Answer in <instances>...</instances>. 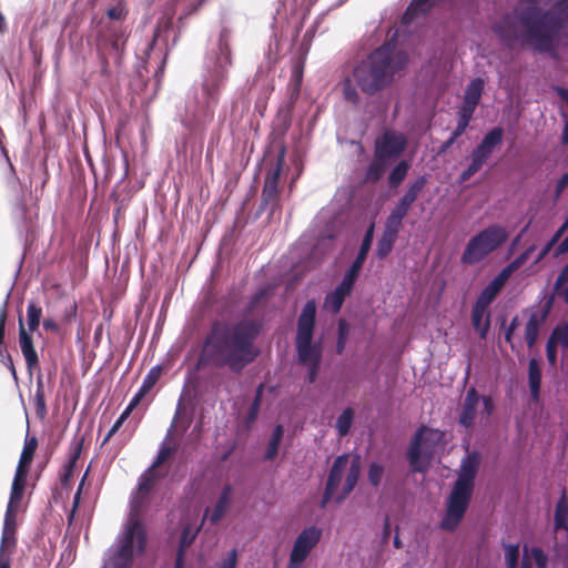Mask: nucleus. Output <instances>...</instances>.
Wrapping results in <instances>:
<instances>
[{
  "instance_id": "1",
  "label": "nucleus",
  "mask_w": 568,
  "mask_h": 568,
  "mask_svg": "<svg viewBox=\"0 0 568 568\" xmlns=\"http://www.w3.org/2000/svg\"><path fill=\"white\" fill-rule=\"evenodd\" d=\"M261 329V323L254 320H242L232 325L215 322L203 342L199 366H226L241 373L260 355L255 339Z\"/></svg>"
},
{
  "instance_id": "2",
  "label": "nucleus",
  "mask_w": 568,
  "mask_h": 568,
  "mask_svg": "<svg viewBox=\"0 0 568 568\" xmlns=\"http://www.w3.org/2000/svg\"><path fill=\"white\" fill-rule=\"evenodd\" d=\"M231 65L229 34L222 31L217 42L206 53L200 84L193 87L185 103L184 114L181 115V123L185 128L197 130L212 121Z\"/></svg>"
},
{
  "instance_id": "3",
  "label": "nucleus",
  "mask_w": 568,
  "mask_h": 568,
  "mask_svg": "<svg viewBox=\"0 0 568 568\" xmlns=\"http://www.w3.org/2000/svg\"><path fill=\"white\" fill-rule=\"evenodd\" d=\"M561 30L562 21L552 10L536 6L507 13L495 26L496 34L507 47L529 45L541 53L555 49Z\"/></svg>"
},
{
  "instance_id": "4",
  "label": "nucleus",
  "mask_w": 568,
  "mask_h": 568,
  "mask_svg": "<svg viewBox=\"0 0 568 568\" xmlns=\"http://www.w3.org/2000/svg\"><path fill=\"white\" fill-rule=\"evenodd\" d=\"M407 62V54L388 41L355 65L353 78L363 93L374 95L388 88Z\"/></svg>"
},
{
  "instance_id": "5",
  "label": "nucleus",
  "mask_w": 568,
  "mask_h": 568,
  "mask_svg": "<svg viewBox=\"0 0 568 568\" xmlns=\"http://www.w3.org/2000/svg\"><path fill=\"white\" fill-rule=\"evenodd\" d=\"M480 458L477 452L467 453L459 466L457 479L446 499V510L439 528L445 531H455L463 521L469 507L475 488V478Z\"/></svg>"
},
{
  "instance_id": "6",
  "label": "nucleus",
  "mask_w": 568,
  "mask_h": 568,
  "mask_svg": "<svg viewBox=\"0 0 568 568\" xmlns=\"http://www.w3.org/2000/svg\"><path fill=\"white\" fill-rule=\"evenodd\" d=\"M138 504H132V516H129L123 536L119 544L111 547L103 568H130L134 552H141L145 545V532L139 518H134Z\"/></svg>"
},
{
  "instance_id": "7",
  "label": "nucleus",
  "mask_w": 568,
  "mask_h": 568,
  "mask_svg": "<svg viewBox=\"0 0 568 568\" xmlns=\"http://www.w3.org/2000/svg\"><path fill=\"white\" fill-rule=\"evenodd\" d=\"M316 321V304L313 300L307 301L297 318V331L295 347L298 363L302 365L313 364L322 361L323 348L321 343H314V329Z\"/></svg>"
},
{
  "instance_id": "8",
  "label": "nucleus",
  "mask_w": 568,
  "mask_h": 568,
  "mask_svg": "<svg viewBox=\"0 0 568 568\" xmlns=\"http://www.w3.org/2000/svg\"><path fill=\"white\" fill-rule=\"evenodd\" d=\"M506 227L499 224H490L473 235L460 256V262L465 265H475L491 253L501 247L508 240Z\"/></svg>"
},
{
  "instance_id": "9",
  "label": "nucleus",
  "mask_w": 568,
  "mask_h": 568,
  "mask_svg": "<svg viewBox=\"0 0 568 568\" xmlns=\"http://www.w3.org/2000/svg\"><path fill=\"white\" fill-rule=\"evenodd\" d=\"M438 439V430L430 429L426 426H420L417 429L410 440L407 452V459L412 471L423 473L428 468L434 450V444Z\"/></svg>"
},
{
  "instance_id": "10",
  "label": "nucleus",
  "mask_w": 568,
  "mask_h": 568,
  "mask_svg": "<svg viewBox=\"0 0 568 568\" xmlns=\"http://www.w3.org/2000/svg\"><path fill=\"white\" fill-rule=\"evenodd\" d=\"M504 139V129L499 125L489 130L480 143L470 153V163L460 173L458 178L459 183L468 181L476 174L486 161L493 155L496 148L500 146Z\"/></svg>"
},
{
  "instance_id": "11",
  "label": "nucleus",
  "mask_w": 568,
  "mask_h": 568,
  "mask_svg": "<svg viewBox=\"0 0 568 568\" xmlns=\"http://www.w3.org/2000/svg\"><path fill=\"white\" fill-rule=\"evenodd\" d=\"M284 163V151L277 156L276 163L271 168L265 176L264 186L262 190V201L260 205L261 211H268L273 215L278 209V182Z\"/></svg>"
},
{
  "instance_id": "12",
  "label": "nucleus",
  "mask_w": 568,
  "mask_h": 568,
  "mask_svg": "<svg viewBox=\"0 0 568 568\" xmlns=\"http://www.w3.org/2000/svg\"><path fill=\"white\" fill-rule=\"evenodd\" d=\"M322 529L316 526L304 528L296 537L290 554L287 568L297 567L304 562L312 549L318 544Z\"/></svg>"
},
{
  "instance_id": "13",
  "label": "nucleus",
  "mask_w": 568,
  "mask_h": 568,
  "mask_svg": "<svg viewBox=\"0 0 568 568\" xmlns=\"http://www.w3.org/2000/svg\"><path fill=\"white\" fill-rule=\"evenodd\" d=\"M174 450H175L174 447H172V446L168 445L165 442H163L151 468L149 469L148 473H145L144 475H142L140 477L139 485H138V493L131 499V505L133 504V501H135L138 504V509L134 513V518H139L140 511L144 504V499L151 490L152 483H153V477L150 474L151 470L155 467H159L163 463H165ZM130 516H132V510L130 511Z\"/></svg>"
},
{
  "instance_id": "14",
  "label": "nucleus",
  "mask_w": 568,
  "mask_h": 568,
  "mask_svg": "<svg viewBox=\"0 0 568 568\" xmlns=\"http://www.w3.org/2000/svg\"><path fill=\"white\" fill-rule=\"evenodd\" d=\"M406 148V139L402 133L385 131L375 141L374 153L387 161L398 158Z\"/></svg>"
},
{
  "instance_id": "15",
  "label": "nucleus",
  "mask_w": 568,
  "mask_h": 568,
  "mask_svg": "<svg viewBox=\"0 0 568 568\" xmlns=\"http://www.w3.org/2000/svg\"><path fill=\"white\" fill-rule=\"evenodd\" d=\"M17 508H8L4 514L3 529L0 545V568H10V556L6 554L9 545H14V532L17 526Z\"/></svg>"
},
{
  "instance_id": "16",
  "label": "nucleus",
  "mask_w": 568,
  "mask_h": 568,
  "mask_svg": "<svg viewBox=\"0 0 568 568\" xmlns=\"http://www.w3.org/2000/svg\"><path fill=\"white\" fill-rule=\"evenodd\" d=\"M128 38V28L123 26H109L106 28V36L103 40V44L109 50L111 57L114 59L116 64H120L125 42Z\"/></svg>"
},
{
  "instance_id": "17",
  "label": "nucleus",
  "mask_w": 568,
  "mask_h": 568,
  "mask_svg": "<svg viewBox=\"0 0 568 568\" xmlns=\"http://www.w3.org/2000/svg\"><path fill=\"white\" fill-rule=\"evenodd\" d=\"M480 402V396L478 395L475 387H470L466 396L464 398V402L462 404V409L458 418V423L469 429L474 426L475 423V416Z\"/></svg>"
},
{
  "instance_id": "18",
  "label": "nucleus",
  "mask_w": 568,
  "mask_h": 568,
  "mask_svg": "<svg viewBox=\"0 0 568 568\" xmlns=\"http://www.w3.org/2000/svg\"><path fill=\"white\" fill-rule=\"evenodd\" d=\"M19 344L27 368L32 374L33 368L38 366L39 357L34 349L32 337L24 327L22 317H19Z\"/></svg>"
},
{
  "instance_id": "19",
  "label": "nucleus",
  "mask_w": 568,
  "mask_h": 568,
  "mask_svg": "<svg viewBox=\"0 0 568 568\" xmlns=\"http://www.w3.org/2000/svg\"><path fill=\"white\" fill-rule=\"evenodd\" d=\"M484 80L480 78H476L471 80L466 87L464 93V100L459 108V110L466 111L468 113L474 114L484 91Z\"/></svg>"
},
{
  "instance_id": "20",
  "label": "nucleus",
  "mask_w": 568,
  "mask_h": 568,
  "mask_svg": "<svg viewBox=\"0 0 568 568\" xmlns=\"http://www.w3.org/2000/svg\"><path fill=\"white\" fill-rule=\"evenodd\" d=\"M233 495V488L231 485H225L213 507L212 510L209 508L205 510V516L209 517L211 524H217L226 514Z\"/></svg>"
},
{
  "instance_id": "21",
  "label": "nucleus",
  "mask_w": 568,
  "mask_h": 568,
  "mask_svg": "<svg viewBox=\"0 0 568 568\" xmlns=\"http://www.w3.org/2000/svg\"><path fill=\"white\" fill-rule=\"evenodd\" d=\"M347 465H348V455L343 454V455L337 456L334 459L333 465L329 469L326 486H328L329 488H333V490L336 491L342 481L344 473L347 469Z\"/></svg>"
},
{
  "instance_id": "22",
  "label": "nucleus",
  "mask_w": 568,
  "mask_h": 568,
  "mask_svg": "<svg viewBox=\"0 0 568 568\" xmlns=\"http://www.w3.org/2000/svg\"><path fill=\"white\" fill-rule=\"evenodd\" d=\"M471 324L474 329L478 333L479 337L485 339L490 326L489 316L487 315V307L477 303L474 304L471 310Z\"/></svg>"
},
{
  "instance_id": "23",
  "label": "nucleus",
  "mask_w": 568,
  "mask_h": 568,
  "mask_svg": "<svg viewBox=\"0 0 568 568\" xmlns=\"http://www.w3.org/2000/svg\"><path fill=\"white\" fill-rule=\"evenodd\" d=\"M361 475V465L356 457L349 465L342 491L335 497L336 503H342L355 488Z\"/></svg>"
},
{
  "instance_id": "24",
  "label": "nucleus",
  "mask_w": 568,
  "mask_h": 568,
  "mask_svg": "<svg viewBox=\"0 0 568 568\" xmlns=\"http://www.w3.org/2000/svg\"><path fill=\"white\" fill-rule=\"evenodd\" d=\"M438 0H413L402 17V23L408 26L418 16H424Z\"/></svg>"
},
{
  "instance_id": "25",
  "label": "nucleus",
  "mask_w": 568,
  "mask_h": 568,
  "mask_svg": "<svg viewBox=\"0 0 568 568\" xmlns=\"http://www.w3.org/2000/svg\"><path fill=\"white\" fill-rule=\"evenodd\" d=\"M352 292L347 291L339 284L331 292H328L324 300L325 310L329 311L333 314H337L345 298L351 295Z\"/></svg>"
},
{
  "instance_id": "26",
  "label": "nucleus",
  "mask_w": 568,
  "mask_h": 568,
  "mask_svg": "<svg viewBox=\"0 0 568 568\" xmlns=\"http://www.w3.org/2000/svg\"><path fill=\"white\" fill-rule=\"evenodd\" d=\"M554 526L556 530H568V498L565 490L556 503Z\"/></svg>"
},
{
  "instance_id": "27",
  "label": "nucleus",
  "mask_w": 568,
  "mask_h": 568,
  "mask_svg": "<svg viewBox=\"0 0 568 568\" xmlns=\"http://www.w3.org/2000/svg\"><path fill=\"white\" fill-rule=\"evenodd\" d=\"M389 163V161L374 153V158L367 166L365 179L369 182H377L385 174Z\"/></svg>"
},
{
  "instance_id": "28",
  "label": "nucleus",
  "mask_w": 568,
  "mask_h": 568,
  "mask_svg": "<svg viewBox=\"0 0 568 568\" xmlns=\"http://www.w3.org/2000/svg\"><path fill=\"white\" fill-rule=\"evenodd\" d=\"M426 183H427V180H426L425 175L418 176L417 179H415L414 181H412L408 184L405 193L399 199V201L404 202L405 204H407L408 206L412 207L414 202L418 199V196L423 192Z\"/></svg>"
},
{
  "instance_id": "29",
  "label": "nucleus",
  "mask_w": 568,
  "mask_h": 568,
  "mask_svg": "<svg viewBox=\"0 0 568 568\" xmlns=\"http://www.w3.org/2000/svg\"><path fill=\"white\" fill-rule=\"evenodd\" d=\"M528 381L531 396L537 398L540 392L541 369L536 358H530L528 363Z\"/></svg>"
},
{
  "instance_id": "30",
  "label": "nucleus",
  "mask_w": 568,
  "mask_h": 568,
  "mask_svg": "<svg viewBox=\"0 0 568 568\" xmlns=\"http://www.w3.org/2000/svg\"><path fill=\"white\" fill-rule=\"evenodd\" d=\"M410 164L406 160L399 161L390 171L388 175V183L393 187H397L405 180Z\"/></svg>"
},
{
  "instance_id": "31",
  "label": "nucleus",
  "mask_w": 568,
  "mask_h": 568,
  "mask_svg": "<svg viewBox=\"0 0 568 568\" xmlns=\"http://www.w3.org/2000/svg\"><path fill=\"white\" fill-rule=\"evenodd\" d=\"M354 410L351 407L345 408L336 419V430L341 437L346 436L354 420Z\"/></svg>"
},
{
  "instance_id": "32",
  "label": "nucleus",
  "mask_w": 568,
  "mask_h": 568,
  "mask_svg": "<svg viewBox=\"0 0 568 568\" xmlns=\"http://www.w3.org/2000/svg\"><path fill=\"white\" fill-rule=\"evenodd\" d=\"M42 308L34 301L29 302L27 307V322L30 332H36L40 325Z\"/></svg>"
},
{
  "instance_id": "33",
  "label": "nucleus",
  "mask_w": 568,
  "mask_h": 568,
  "mask_svg": "<svg viewBox=\"0 0 568 568\" xmlns=\"http://www.w3.org/2000/svg\"><path fill=\"white\" fill-rule=\"evenodd\" d=\"M500 291L501 288L498 285H496L493 281H490L487 284V286L480 292L475 303L488 308V306L496 298Z\"/></svg>"
},
{
  "instance_id": "34",
  "label": "nucleus",
  "mask_w": 568,
  "mask_h": 568,
  "mask_svg": "<svg viewBox=\"0 0 568 568\" xmlns=\"http://www.w3.org/2000/svg\"><path fill=\"white\" fill-rule=\"evenodd\" d=\"M539 333V321L537 314L532 313L525 327V339L529 347L534 346Z\"/></svg>"
},
{
  "instance_id": "35",
  "label": "nucleus",
  "mask_w": 568,
  "mask_h": 568,
  "mask_svg": "<svg viewBox=\"0 0 568 568\" xmlns=\"http://www.w3.org/2000/svg\"><path fill=\"white\" fill-rule=\"evenodd\" d=\"M373 237H374V224H372L365 235H364V239L362 241V244H361V248L355 257V260L353 262L355 263H358L361 265L364 264L366 257H367V254L371 250V246H372V242H373Z\"/></svg>"
},
{
  "instance_id": "36",
  "label": "nucleus",
  "mask_w": 568,
  "mask_h": 568,
  "mask_svg": "<svg viewBox=\"0 0 568 568\" xmlns=\"http://www.w3.org/2000/svg\"><path fill=\"white\" fill-rule=\"evenodd\" d=\"M81 453V443L77 444L73 448V452L70 454L67 464L64 465V473L61 475V480L63 483H68L73 475L74 468L77 466L78 459Z\"/></svg>"
},
{
  "instance_id": "37",
  "label": "nucleus",
  "mask_w": 568,
  "mask_h": 568,
  "mask_svg": "<svg viewBox=\"0 0 568 568\" xmlns=\"http://www.w3.org/2000/svg\"><path fill=\"white\" fill-rule=\"evenodd\" d=\"M362 267H363V265L353 262L351 267L344 274L339 285L343 286L344 288H346L347 291L352 292L355 281L357 280Z\"/></svg>"
},
{
  "instance_id": "38",
  "label": "nucleus",
  "mask_w": 568,
  "mask_h": 568,
  "mask_svg": "<svg viewBox=\"0 0 568 568\" xmlns=\"http://www.w3.org/2000/svg\"><path fill=\"white\" fill-rule=\"evenodd\" d=\"M397 237L383 233L377 242L376 255L379 258L386 257L393 250Z\"/></svg>"
},
{
  "instance_id": "39",
  "label": "nucleus",
  "mask_w": 568,
  "mask_h": 568,
  "mask_svg": "<svg viewBox=\"0 0 568 568\" xmlns=\"http://www.w3.org/2000/svg\"><path fill=\"white\" fill-rule=\"evenodd\" d=\"M383 476H384V467L376 462L371 463L369 467H368V471H367V479H368L369 484L373 487H378L382 483Z\"/></svg>"
},
{
  "instance_id": "40",
  "label": "nucleus",
  "mask_w": 568,
  "mask_h": 568,
  "mask_svg": "<svg viewBox=\"0 0 568 568\" xmlns=\"http://www.w3.org/2000/svg\"><path fill=\"white\" fill-rule=\"evenodd\" d=\"M457 114H458L457 125L454 129V131L452 132V135L455 136L456 139H458L460 135H463L465 133V131L468 128L469 122L474 115V114L468 113L463 110H458Z\"/></svg>"
},
{
  "instance_id": "41",
  "label": "nucleus",
  "mask_w": 568,
  "mask_h": 568,
  "mask_svg": "<svg viewBox=\"0 0 568 568\" xmlns=\"http://www.w3.org/2000/svg\"><path fill=\"white\" fill-rule=\"evenodd\" d=\"M505 548V561L507 568H517L518 557H519V546L518 545H504Z\"/></svg>"
},
{
  "instance_id": "42",
  "label": "nucleus",
  "mask_w": 568,
  "mask_h": 568,
  "mask_svg": "<svg viewBox=\"0 0 568 568\" xmlns=\"http://www.w3.org/2000/svg\"><path fill=\"white\" fill-rule=\"evenodd\" d=\"M348 325L345 321L341 320L338 322V332H337V342H336V353L342 354L345 349L346 342L348 338Z\"/></svg>"
},
{
  "instance_id": "43",
  "label": "nucleus",
  "mask_w": 568,
  "mask_h": 568,
  "mask_svg": "<svg viewBox=\"0 0 568 568\" xmlns=\"http://www.w3.org/2000/svg\"><path fill=\"white\" fill-rule=\"evenodd\" d=\"M262 390H263V386L260 385L256 389V395L248 408V412H247V423H253L257 416H258V412H260V408H261V403H262Z\"/></svg>"
},
{
  "instance_id": "44",
  "label": "nucleus",
  "mask_w": 568,
  "mask_h": 568,
  "mask_svg": "<svg viewBox=\"0 0 568 568\" xmlns=\"http://www.w3.org/2000/svg\"><path fill=\"white\" fill-rule=\"evenodd\" d=\"M402 225H403V221L400 219L395 217L392 214H389L386 217L383 233L397 237Z\"/></svg>"
},
{
  "instance_id": "45",
  "label": "nucleus",
  "mask_w": 568,
  "mask_h": 568,
  "mask_svg": "<svg viewBox=\"0 0 568 568\" xmlns=\"http://www.w3.org/2000/svg\"><path fill=\"white\" fill-rule=\"evenodd\" d=\"M179 414H180V407L178 408L176 414L171 423V426L169 427V429L166 432V435L164 438V442L166 444H168V442H170L172 439L173 433L175 429L180 428L182 433H185L186 429L189 428V422L179 420Z\"/></svg>"
},
{
  "instance_id": "46",
  "label": "nucleus",
  "mask_w": 568,
  "mask_h": 568,
  "mask_svg": "<svg viewBox=\"0 0 568 568\" xmlns=\"http://www.w3.org/2000/svg\"><path fill=\"white\" fill-rule=\"evenodd\" d=\"M551 337L555 338L562 347L568 348V321L555 327Z\"/></svg>"
},
{
  "instance_id": "47",
  "label": "nucleus",
  "mask_w": 568,
  "mask_h": 568,
  "mask_svg": "<svg viewBox=\"0 0 568 568\" xmlns=\"http://www.w3.org/2000/svg\"><path fill=\"white\" fill-rule=\"evenodd\" d=\"M128 16V9L122 2H118L115 6L110 7L106 10V17L113 21H123Z\"/></svg>"
},
{
  "instance_id": "48",
  "label": "nucleus",
  "mask_w": 568,
  "mask_h": 568,
  "mask_svg": "<svg viewBox=\"0 0 568 568\" xmlns=\"http://www.w3.org/2000/svg\"><path fill=\"white\" fill-rule=\"evenodd\" d=\"M162 374V367L160 365L153 366L149 373L145 375L142 384L144 385V388H153L154 385L158 383Z\"/></svg>"
},
{
  "instance_id": "49",
  "label": "nucleus",
  "mask_w": 568,
  "mask_h": 568,
  "mask_svg": "<svg viewBox=\"0 0 568 568\" xmlns=\"http://www.w3.org/2000/svg\"><path fill=\"white\" fill-rule=\"evenodd\" d=\"M36 447H37L36 438H31L30 442L26 443L23 450L21 453L19 463L29 465L32 462Z\"/></svg>"
},
{
  "instance_id": "50",
  "label": "nucleus",
  "mask_w": 568,
  "mask_h": 568,
  "mask_svg": "<svg viewBox=\"0 0 568 568\" xmlns=\"http://www.w3.org/2000/svg\"><path fill=\"white\" fill-rule=\"evenodd\" d=\"M517 270L513 266L511 263H509L507 266H505L497 276L494 277L493 282L498 285L500 288L504 287L508 278L511 276L514 272Z\"/></svg>"
},
{
  "instance_id": "51",
  "label": "nucleus",
  "mask_w": 568,
  "mask_h": 568,
  "mask_svg": "<svg viewBox=\"0 0 568 568\" xmlns=\"http://www.w3.org/2000/svg\"><path fill=\"white\" fill-rule=\"evenodd\" d=\"M517 270L513 266L511 263H509L507 266H505L497 276L494 277L493 282L498 285L500 288L504 287L508 278L511 276L514 272Z\"/></svg>"
},
{
  "instance_id": "52",
  "label": "nucleus",
  "mask_w": 568,
  "mask_h": 568,
  "mask_svg": "<svg viewBox=\"0 0 568 568\" xmlns=\"http://www.w3.org/2000/svg\"><path fill=\"white\" fill-rule=\"evenodd\" d=\"M556 11H552L557 14L562 21V28L568 26V0H557L554 4Z\"/></svg>"
},
{
  "instance_id": "53",
  "label": "nucleus",
  "mask_w": 568,
  "mask_h": 568,
  "mask_svg": "<svg viewBox=\"0 0 568 568\" xmlns=\"http://www.w3.org/2000/svg\"><path fill=\"white\" fill-rule=\"evenodd\" d=\"M34 404H36L37 415L41 418L44 417L47 414L44 390L36 389Z\"/></svg>"
},
{
  "instance_id": "54",
  "label": "nucleus",
  "mask_w": 568,
  "mask_h": 568,
  "mask_svg": "<svg viewBox=\"0 0 568 568\" xmlns=\"http://www.w3.org/2000/svg\"><path fill=\"white\" fill-rule=\"evenodd\" d=\"M530 554L537 568H547L548 557L541 548L532 547Z\"/></svg>"
},
{
  "instance_id": "55",
  "label": "nucleus",
  "mask_w": 568,
  "mask_h": 568,
  "mask_svg": "<svg viewBox=\"0 0 568 568\" xmlns=\"http://www.w3.org/2000/svg\"><path fill=\"white\" fill-rule=\"evenodd\" d=\"M343 93L346 100L354 103L358 101V93L349 79H346L343 82Z\"/></svg>"
},
{
  "instance_id": "56",
  "label": "nucleus",
  "mask_w": 568,
  "mask_h": 568,
  "mask_svg": "<svg viewBox=\"0 0 568 568\" xmlns=\"http://www.w3.org/2000/svg\"><path fill=\"white\" fill-rule=\"evenodd\" d=\"M130 414H131V410H128V408H125L122 412L120 417L115 420V423L113 424L111 429L108 432L105 438L103 439V444H105L118 432V429L121 427V425L129 417Z\"/></svg>"
},
{
  "instance_id": "57",
  "label": "nucleus",
  "mask_w": 568,
  "mask_h": 568,
  "mask_svg": "<svg viewBox=\"0 0 568 568\" xmlns=\"http://www.w3.org/2000/svg\"><path fill=\"white\" fill-rule=\"evenodd\" d=\"M535 250H536V246L530 245L521 254H519L515 260H513L510 263L513 264V266L516 270H518L521 265H524L529 260V257L531 256V254L534 253Z\"/></svg>"
},
{
  "instance_id": "58",
  "label": "nucleus",
  "mask_w": 568,
  "mask_h": 568,
  "mask_svg": "<svg viewBox=\"0 0 568 568\" xmlns=\"http://www.w3.org/2000/svg\"><path fill=\"white\" fill-rule=\"evenodd\" d=\"M409 210L410 206L398 200L389 214L403 221L407 216Z\"/></svg>"
},
{
  "instance_id": "59",
  "label": "nucleus",
  "mask_w": 568,
  "mask_h": 568,
  "mask_svg": "<svg viewBox=\"0 0 568 568\" xmlns=\"http://www.w3.org/2000/svg\"><path fill=\"white\" fill-rule=\"evenodd\" d=\"M23 497V493L20 490H17V488L12 489L10 491V497L7 507L8 508H17L19 509V505L21 503V499Z\"/></svg>"
},
{
  "instance_id": "60",
  "label": "nucleus",
  "mask_w": 568,
  "mask_h": 568,
  "mask_svg": "<svg viewBox=\"0 0 568 568\" xmlns=\"http://www.w3.org/2000/svg\"><path fill=\"white\" fill-rule=\"evenodd\" d=\"M551 337L546 345V355L550 365H555L557 361V348Z\"/></svg>"
},
{
  "instance_id": "61",
  "label": "nucleus",
  "mask_w": 568,
  "mask_h": 568,
  "mask_svg": "<svg viewBox=\"0 0 568 568\" xmlns=\"http://www.w3.org/2000/svg\"><path fill=\"white\" fill-rule=\"evenodd\" d=\"M237 562V551L232 549L222 561L221 568H235Z\"/></svg>"
},
{
  "instance_id": "62",
  "label": "nucleus",
  "mask_w": 568,
  "mask_h": 568,
  "mask_svg": "<svg viewBox=\"0 0 568 568\" xmlns=\"http://www.w3.org/2000/svg\"><path fill=\"white\" fill-rule=\"evenodd\" d=\"M568 282V263L564 266V268L560 271L559 275L557 276V280L555 282V290L559 291L560 287L566 285Z\"/></svg>"
},
{
  "instance_id": "63",
  "label": "nucleus",
  "mask_w": 568,
  "mask_h": 568,
  "mask_svg": "<svg viewBox=\"0 0 568 568\" xmlns=\"http://www.w3.org/2000/svg\"><path fill=\"white\" fill-rule=\"evenodd\" d=\"M278 448L280 446L270 442L267 443V446H266V450H265V454H264V459L265 460H273L276 456H277V453H278Z\"/></svg>"
},
{
  "instance_id": "64",
  "label": "nucleus",
  "mask_w": 568,
  "mask_h": 568,
  "mask_svg": "<svg viewBox=\"0 0 568 568\" xmlns=\"http://www.w3.org/2000/svg\"><path fill=\"white\" fill-rule=\"evenodd\" d=\"M568 185V172L565 173L556 184V197H559Z\"/></svg>"
}]
</instances>
